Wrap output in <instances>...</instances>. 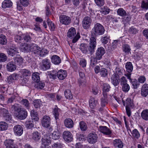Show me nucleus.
<instances>
[{
	"label": "nucleus",
	"mask_w": 148,
	"mask_h": 148,
	"mask_svg": "<svg viewBox=\"0 0 148 148\" xmlns=\"http://www.w3.org/2000/svg\"><path fill=\"white\" fill-rule=\"evenodd\" d=\"M16 65L14 62L12 61L9 62L6 66L7 70L9 72L14 71L16 69Z\"/></svg>",
	"instance_id": "4468645a"
},
{
	"label": "nucleus",
	"mask_w": 148,
	"mask_h": 148,
	"mask_svg": "<svg viewBox=\"0 0 148 148\" xmlns=\"http://www.w3.org/2000/svg\"><path fill=\"white\" fill-rule=\"evenodd\" d=\"M18 76V75L16 73L11 74L8 77L7 81L9 84H10L12 83L14 80L17 79Z\"/></svg>",
	"instance_id": "aec40b11"
},
{
	"label": "nucleus",
	"mask_w": 148,
	"mask_h": 148,
	"mask_svg": "<svg viewBox=\"0 0 148 148\" xmlns=\"http://www.w3.org/2000/svg\"><path fill=\"white\" fill-rule=\"evenodd\" d=\"M30 51H33L35 53L39 54L40 51V48L36 44H33L30 46Z\"/></svg>",
	"instance_id": "cd10ccee"
},
{
	"label": "nucleus",
	"mask_w": 148,
	"mask_h": 148,
	"mask_svg": "<svg viewBox=\"0 0 148 148\" xmlns=\"http://www.w3.org/2000/svg\"><path fill=\"white\" fill-rule=\"evenodd\" d=\"M138 30L134 26H132L128 30L129 33L131 35H134L138 33Z\"/></svg>",
	"instance_id": "e433bc0d"
},
{
	"label": "nucleus",
	"mask_w": 148,
	"mask_h": 148,
	"mask_svg": "<svg viewBox=\"0 0 148 148\" xmlns=\"http://www.w3.org/2000/svg\"><path fill=\"white\" fill-rule=\"evenodd\" d=\"M12 5V3L10 0H5L2 3V7L4 8H10Z\"/></svg>",
	"instance_id": "7c9ffc66"
},
{
	"label": "nucleus",
	"mask_w": 148,
	"mask_h": 148,
	"mask_svg": "<svg viewBox=\"0 0 148 148\" xmlns=\"http://www.w3.org/2000/svg\"><path fill=\"white\" fill-rule=\"evenodd\" d=\"M122 90L124 92H127L130 89V86L129 85L127 84L121 86Z\"/></svg>",
	"instance_id": "6e6d98bb"
},
{
	"label": "nucleus",
	"mask_w": 148,
	"mask_h": 148,
	"mask_svg": "<svg viewBox=\"0 0 148 148\" xmlns=\"http://www.w3.org/2000/svg\"><path fill=\"white\" fill-rule=\"evenodd\" d=\"M107 18L109 21L111 20L114 23H117L118 22V20L116 18L113 16L111 15H108L107 16Z\"/></svg>",
	"instance_id": "e2e57ef3"
},
{
	"label": "nucleus",
	"mask_w": 148,
	"mask_h": 148,
	"mask_svg": "<svg viewBox=\"0 0 148 148\" xmlns=\"http://www.w3.org/2000/svg\"><path fill=\"white\" fill-rule=\"evenodd\" d=\"M96 45V38L93 37H91L90 39L89 45L88 48V51L90 55H92L94 52Z\"/></svg>",
	"instance_id": "7ed1b4c3"
},
{
	"label": "nucleus",
	"mask_w": 148,
	"mask_h": 148,
	"mask_svg": "<svg viewBox=\"0 0 148 148\" xmlns=\"http://www.w3.org/2000/svg\"><path fill=\"white\" fill-rule=\"evenodd\" d=\"M88 46L84 43L81 44L80 46L79 49L83 53H86L88 52Z\"/></svg>",
	"instance_id": "58836bf2"
},
{
	"label": "nucleus",
	"mask_w": 148,
	"mask_h": 148,
	"mask_svg": "<svg viewBox=\"0 0 148 148\" xmlns=\"http://www.w3.org/2000/svg\"><path fill=\"white\" fill-rule=\"evenodd\" d=\"M7 51L8 54L11 56H19V52L17 48L12 47L7 49Z\"/></svg>",
	"instance_id": "39448f33"
},
{
	"label": "nucleus",
	"mask_w": 148,
	"mask_h": 148,
	"mask_svg": "<svg viewBox=\"0 0 148 148\" xmlns=\"http://www.w3.org/2000/svg\"><path fill=\"white\" fill-rule=\"evenodd\" d=\"M47 21L49 27L52 30H54L55 29V27L54 24L52 22L50 21L49 19L48 18L47 20Z\"/></svg>",
	"instance_id": "69168bd1"
},
{
	"label": "nucleus",
	"mask_w": 148,
	"mask_h": 148,
	"mask_svg": "<svg viewBox=\"0 0 148 148\" xmlns=\"http://www.w3.org/2000/svg\"><path fill=\"white\" fill-rule=\"evenodd\" d=\"M51 123V119L47 116H45L41 119V123L42 126L45 127H48Z\"/></svg>",
	"instance_id": "6e6552de"
},
{
	"label": "nucleus",
	"mask_w": 148,
	"mask_h": 148,
	"mask_svg": "<svg viewBox=\"0 0 148 148\" xmlns=\"http://www.w3.org/2000/svg\"><path fill=\"white\" fill-rule=\"evenodd\" d=\"M148 94V84H145L142 86L141 91V95L142 97H145Z\"/></svg>",
	"instance_id": "dca6fc26"
},
{
	"label": "nucleus",
	"mask_w": 148,
	"mask_h": 148,
	"mask_svg": "<svg viewBox=\"0 0 148 148\" xmlns=\"http://www.w3.org/2000/svg\"><path fill=\"white\" fill-rule=\"evenodd\" d=\"M132 84L133 88L134 89H137L140 85V83L138 82L136 79H134L130 81Z\"/></svg>",
	"instance_id": "a18cd8bd"
},
{
	"label": "nucleus",
	"mask_w": 148,
	"mask_h": 148,
	"mask_svg": "<svg viewBox=\"0 0 148 148\" xmlns=\"http://www.w3.org/2000/svg\"><path fill=\"white\" fill-rule=\"evenodd\" d=\"M14 61L18 65H21L23 63V59L21 57H15Z\"/></svg>",
	"instance_id": "052dcab7"
},
{
	"label": "nucleus",
	"mask_w": 148,
	"mask_h": 148,
	"mask_svg": "<svg viewBox=\"0 0 148 148\" xmlns=\"http://www.w3.org/2000/svg\"><path fill=\"white\" fill-rule=\"evenodd\" d=\"M110 9L107 7L104 6L101 9V12L102 14H108L110 12Z\"/></svg>",
	"instance_id": "0e129e2a"
},
{
	"label": "nucleus",
	"mask_w": 148,
	"mask_h": 148,
	"mask_svg": "<svg viewBox=\"0 0 148 148\" xmlns=\"http://www.w3.org/2000/svg\"><path fill=\"white\" fill-rule=\"evenodd\" d=\"M7 43V40L6 37L3 34L0 35V43L2 45L6 44Z\"/></svg>",
	"instance_id": "8fccbe9b"
},
{
	"label": "nucleus",
	"mask_w": 148,
	"mask_h": 148,
	"mask_svg": "<svg viewBox=\"0 0 148 148\" xmlns=\"http://www.w3.org/2000/svg\"><path fill=\"white\" fill-rule=\"evenodd\" d=\"M110 86V85L106 83L103 84V94H104V93H107V92L109 91Z\"/></svg>",
	"instance_id": "5fc2aeb1"
},
{
	"label": "nucleus",
	"mask_w": 148,
	"mask_h": 148,
	"mask_svg": "<svg viewBox=\"0 0 148 148\" xmlns=\"http://www.w3.org/2000/svg\"><path fill=\"white\" fill-rule=\"evenodd\" d=\"M18 104L12 105L11 108L17 112L15 114L16 117L20 120L25 119L27 116V112L26 110L23 108H19L17 106Z\"/></svg>",
	"instance_id": "f257e3e1"
},
{
	"label": "nucleus",
	"mask_w": 148,
	"mask_h": 148,
	"mask_svg": "<svg viewBox=\"0 0 148 148\" xmlns=\"http://www.w3.org/2000/svg\"><path fill=\"white\" fill-rule=\"evenodd\" d=\"M45 86L44 83L41 81H39L36 83L35 87L38 89H41L43 88Z\"/></svg>",
	"instance_id": "79ce46f5"
},
{
	"label": "nucleus",
	"mask_w": 148,
	"mask_h": 148,
	"mask_svg": "<svg viewBox=\"0 0 148 148\" xmlns=\"http://www.w3.org/2000/svg\"><path fill=\"white\" fill-rule=\"evenodd\" d=\"M57 75L60 80H63L67 76L66 72V71L60 70L57 72Z\"/></svg>",
	"instance_id": "6ab92c4d"
},
{
	"label": "nucleus",
	"mask_w": 148,
	"mask_h": 148,
	"mask_svg": "<svg viewBox=\"0 0 148 148\" xmlns=\"http://www.w3.org/2000/svg\"><path fill=\"white\" fill-rule=\"evenodd\" d=\"M23 40H24L27 42H30L32 39L31 36L28 35H23Z\"/></svg>",
	"instance_id": "774afa93"
},
{
	"label": "nucleus",
	"mask_w": 148,
	"mask_h": 148,
	"mask_svg": "<svg viewBox=\"0 0 148 148\" xmlns=\"http://www.w3.org/2000/svg\"><path fill=\"white\" fill-rule=\"evenodd\" d=\"M13 130L15 134L18 136L21 135L23 133V129L22 127L19 125L15 126L13 128Z\"/></svg>",
	"instance_id": "ddd939ff"
},
{
	"label": "nucleus",
	"mask_w": 148,
	"mask_h": 148,
	"mask_svg": "<svg viewBox=\"0 0 148 148\" xmlns=\"http://www.w3.org/2000/svg\"><path fill=\"white\" fill-rule=\"evenodd\" d=\"M103 97H102L101 99V106L104 107L105 105L107 103V93H104L103 94Z\"/></svg>",
	"instance_id": "72a5a7b5"
},
{
	"label": "nucleus",
	"mask_w": 148,
	"mask_h": 148,
	"mask_svg": "<svg viewBox=\"0 0 148 148\" xmlns=\"http://www.w3.org/2000/svg\"><path fill=\"white\" fill-rule=\"evenodd\" d=\"M21 46V49L22 52H26L30 51V46L27 43H22Z\"/></svg>",
	"instance_id": "4be33fe9"
},
{
	"label": "nucleus",
	"mask_w": 148,
	"mask_h": 148,
	"mask_svg": "<svg viewBox=\"0 0 148 148\" xmlns=\"http://www.w3.org/2000/svg\"><path fill=\"white\" fill-rule=\"evenodd\" d=\"M8 127V124L4 122H0V130H5L7 129Z\"/></svg>",
	"instance_id": "37998d69"
},
{
	"label": "nucleus",
	"mask_w": 148,
	"mask_h": 148,
	"mask_svg": "<svg viewBox=\"0 0 148 148\" xmlns=\"http://www.w3.org/2000/svg\"><path fill=\"white\" fill-rule=\"evenodd\" d=\"M105 52V51L103 47H99L96 52V58L98 60H100Z\"/></svg>",
	"instance_id": "f8f14e48"
},
{
	"label": "nucleus",
	"mask_w": 148,
	"mask_h": 148,
	"mask_svg": "<svg viewBox=\"0 0 148 148\" xmlns=\"http://www.w3.org/2000/svg\"><path fill=\"white\" fill-rule=\"evenodd\" d=\"M92 30L94 34L97 36L103 35L105 31L103 26L99 23H97L95 25Z\"/></svg>",
	"instance_id": "f03ea898"
},
{
	"label": "nucleus",
	"mask_w": 148,
	"mask_h": 148,
	"mask_svg": "<svg viewBox=\"0 0 148 148\" xmlns=\"http://www.w3.org/2000/svg\"><path fill=\"white\" fill-rule=\"evenodd\" d=\"M33 104L35 108H39L42 105L41 101L40 99L35 100L33 101Z\"/></svg>",
	"instance_id": "49530a36"
},
{
	"label": "nucleus",
	"mask_w": 148,
	"mask_h": 148,
	"mask_svg": "<svg viewBox=\"0 0 148 148\" xmlns=\"http://www.w3.org/2000/svg\"><path fill=\"white\" fill-rule=\"evenodd\" d=\"M125 68L126 71L128 73H131L133 69V66L131 62H128L125 65Z\"/></svg>",
	"instance_id": "473e14b6"
},
{
	"label": "nucleus",
	"mask_w": 148,
	"mask_h": 148,
	"mask_svg": "<svg viewBox=\"0 0 148 148\" xmlns=\"http://www.w3.org/2000/svg\"><path fill=\"white\" fill-rule=\"evenodd\" d=\"M122 49L126 54L131 53V49L130 46L127 44H124L122 46Z\"/></svg>",
	"instance_id": "c85d7f7f"
},
{
	"label": "nucleus",
	"mask_w": 148,
	"mask_h": 148,
	"mask_svg": "<svg viewBox=\"0 0 148 148\" xmlns=\"http://www.w3.org/2000/svg\"><path fill=\"white\" fill-rule=\"evenodd\" d=\"M141 7L143 9L146 10L148 9V0L142 1Z\"/></svg>",
	"instance_id": "09e8293b"
},
{
	"label": "nucleus",
	"mask_w": 148,
	"mask_h": 148,
	"mask_svg": "<svg viewBox=\"0 0 148 148\" xmlns=\"http://www.w3.org/2000/svg\"><path fill=\"white\" fill-rule=\"evenodd\" d=\"M80 128L82 131L86 130L87 128L86 123L83 121H81L79 123Z\"/></svg>",
	"instance_id": "13d9d810"
},
{
	"label": "nucleus",
	"mask_w": 148,
	"mask_h": 148,
	"mask_svg": "<svg viewBox=\"0 0 148 148\" xmlns=\"http://www.w3.org/2000/svg\"><path fill=\"white\" fill-rule=\"evenodd\" d=\"M99 72L101 77H106L107 75L108 72L107 70L104 68H101Z\"/></svg>",
	"instance_id": "bf43d9fd"
},
{
	"label": "nucleus",
	"mask_w": 148,
	"mask_h": 148,
	"mask_svg": "<svg viewBox=\"0 0 148 148\" xmlns=\"http://www.w3.org/2000/svg\"><path fill=\"white\" fill-rule=\"evenodd\" d=\"M13 140L8 139L5 140L4 142V144L6 146V148L14 144Z\"/></svg>",
	"instance_id": "c03bdc74"
},
{
	"label": "nucleus",
	"mask_w": 148,
	"mask_h": 148,
	"mask_svg": "<svg viewBox=\"0 0 148 148\" xmlns=\"http://www.w3.org/2000/svg\"><path fill=\"white\" fill-rule=\"evenodd\" d=\"M60 23L65 25H69L71 22V19L68 16L65 15H61L59 16Z\"/></svg>",
	"instance_id": "20e7f679"
},
{
	"label": "nucleus",
	"mask_w": 148,
	"mask_h": 148,
	"mask_svg": "<svg viewBox=\"0 0 148 148\" xmlns=\"http://www.w3.org/2000/svg\"><path fill=\"white\" fill-rule=\"evenodd\" d=\"M7 57L5 54L3 53H0V62H4L7 60Z\"/></svg>",
	"instance_id": "4d7b16f0"
},
{
	"label": "nucleus",
	"mask_w": 148,
	"mask_h": 148,
	"mask_svg": "<svg viewBox=\"0 0 148 148\" xmlns=\"http://www.w3.org/2000/svg\"><path fill=\"white\" fill-rule=\"evenodd\" d=\"M119 76L116 73L113 74L111 78V81L112 84L115 86H117L119 84Z\"/></svg>",
	"instance_id": "f3484780"
},
{
	"label": "nucleus",
	"mask_w": 148,
	"mask_h": 148,
	"mask_svg": "<svg viewBox=\"0 0 148 148\" xmlns=\"http://www.w3.org/2000/svg\"><path fill=\"white\" fill-rule=\"evenodd\" d=\"M67 36L70 38L72 39L74 37L76 34V31L74 28H70L67 32Z\"/></svg>",
	"instance_id": "393cba45"
},
{
	"label": "nucleus",
	"mask_w": 148,
	"mask_h": 148,
	"mask_svg": "<svg viewBox=\"0 0 148 148\" xmlns=\"http://www.w3.org/2000/svg\"><path fill=\"white\" fill-rule=\"evenodd\" d=\"M63 138L66 141L70 142L73 139V136L71 132L65 131L63 133Z\"/></svg>",
	"instance_id": "9d476101"
},
{
	"label": "nucleus",
	"mask_w": 148,
	"mask_h": 148,
	"mask_svg": "<svg viewBox=\"0 0 148 148\" xmlns=\"http://www.w3.org/2000/svg\"><path fill=\"white\" fill-rule=\"evenodd\" d=\"M31 115L32 119L37 121L38 120L39 118L38 116L37 112L34 110H32L31 111Z\"/></svg>",
	"instance_id": "3c124183"
},
{
	"label": "nucleus",
	"mask_w": 148,
	"mask_h": 148,
	"mask_svg": "<svg viewBox=\"0 0 148 148\" xmlns=\"http://www.w3.org/2000/svg\"><path fill=\"white\" fill-rule=\"evenodd\" d=\"M141 116L144 120H148V109L143 110L141 113Z\"/></svg>",
	"instance_id": "c9c22d12"
},
{
	"label": "nucleus",
	"mask_w": 148,
	"mask_h": 148,
	"mask_svg": "<svg viewBox=\"0 0 148 148\" xmlns=\"http://www.w3.org/2000/svg\"><path fill=\"white\" fill-rule=\"evenodd\" d=\"M131 133L132 135V138L138 139L140 137V134L136 129L133 130L131 132Z\"/></svg>",
	"instance_id": "c756f323"
},
{
	"label": "nucleus",
	"mask_w": 148,
	"mask_h": 148,
	"mask_svg": "<svg viewBox=\"0 0 148 148\" xmlns=\"http://www.w3.org/2000/svg\"><path fill=\"white\" fill-rule=\"evenodd\" d=\"M50 62L48 59H45L42 60L40 65L41 68L43 71H46L50 68Z\"/></svg>",
	"instance_id": "9b49d317"
},
{
	"label": "nucleus",
	"mask_w": 148,
	"mask_h": 148,
	"mask_svg": "<svg viewBox=\"0 0 148 148\" xmlns=\"http://www.w3.org/2000/svg\"><path fill=\"white\" fill-rule=\"evenodd\" d=\"M39 73L38 72H34L33 73L32 76V79L35 82H37L40 81V77Z\"/></svg>",
	"instance_id": "4c0bfd02"
},
{
	"label": "nucleus",
	"mask_w": 148,
	"mask_h": 148,
	"mask_svg": "<svg viewBox=\"0 0 148 148\" xmlns=\"http://www.w3.org/2000/svg\"><path fill=\"white\" fill-rule=\"evenodd\" d=\"M64 123L65 127L67 128H71L73 126V121L70 118H68L65 119Z\"/></svg>",
	"instance_id": "a211bd4d"
},
{
	"label": "nucleus",
	"mask_w": 148,
	"mask_h": 148,
	"mask_svg": "<svg viewBox=\"0 0 148 148\" xmlns=\"http://www.w3.org/2000/svg\"><path fill=\"white\" fill-rule=\"evenodd\" d=\"M52 62L55 64H58L61 62L60 57L56 55L53 56L51 58Z\"/></svg>",
	"instance_id": "2f4dec72"
},
{
	"label": "nucleus",
	"mask_w": 148,
	"mask_h": 148,
	"mask_svg": "<svg viewBox=\"0 0 148 148\" xmlns=\"http://www.w3.org/2000/svg\"><path fill=\"white\" fill-rule=\"evenodd\" d=\"M32 138L34 141L38 142L40 139V134L37 131L34 132L32 134Z\"/></svg>",
	"instance_id": "b1692460"
},
{
	"label": "nucleus",
	"mask_w": 148,
	"mask_h": 148,
	"mask_svg": "<svg viewBox=\"0 0 148 148\" xmlns=\"http://www.w3.org/2000/svg\"><path fill=\"white\" fill-rule=\"evenodd\" d=\"M98 139L97 134L95 133H90L88 136L87 140L91 144H94L97 142Z\"/></svg>",
	"instance_id": "0eeeda50"
},
{
	"label": "nucleus",
	"mask_w": 148,
	"mask_h": 148,
	"mask_svg": "<svg viewBox=\"0 0 148 148\" xmlns=\"http://www.w3.org/2000/svg\"><path fill=\"white\" fill-rule=\"evenodd\" d=\"M117 13L118 15L122 17L126 16L127 14L126 11L123 8H120L118 9Z\"/></svg>",
	"instance_id": "ea45409f"
},
{
	"label": "nucleus",
	"mask_w": 148,
	"mask_h": 148,
	"mask_svg": "<svg viewBox=\"0 0 148 148\" xmlns=\"http://www.w3.org/2000/svg\"><path fill=\"white\" fill-rule=\"evenodd\" d=\"M23 75L25 76H30L31 74V72L28 70L23 69L21 71Z\"/></svg>",
	"instance_id": "338daca9"
},
{
	"label": "nucleus",
	"mask_w": 148,
	"mask_h": 148,
	"mask_svg": "<svg viewBox=\"0 0 148 148\" xmlns=\"http://www.w3.org/2000/svg\"><path fill=\"white\" fill-rule=\"evenodd\" d=\"M60 111V109H59L57 106L56 105L54 108L53 111V114L55 117L56 120L59 119V112Z\"/></svg>",
	"instance_id": "a878e982"
},
{
	"label": "nucleus",
	"mask_w": 148,
	"mask_h": 148,
	"mask_svg": "<svg viewBox=\"0 0 148 148\" xmlns=\"http://www.w3.org/2000/svg\"><path fill=\"white\" fill-rule=\"evenodd\" d=\"M51 138L49 135L45 134L42 139V145L45 147L49 146L51 143Z\"/></svg>",
	"instance_id": "1a4fd4ad"
},
{
	"label": "nucleus",
	"mask_w": 148,
	"mask_h": 148,
	"mask_svg": "<svg viewBox=\"0 0 148 148\" xmlns=\"http://www.w3.org/2000/svg\"><path fill=\"white\" fill-rule=\"evenodd\" d=\"M14 39L15 41L18 43H20L23 42V35L21 36L17 35L15 36Z\"/></svg>",
	"instance_id": "603ef678"
},
{
	"label": "nucleus",
	"mask_w": 148,
	"mask_h": 148,
	"mask_svg": "<svg viewBox=\"0 0 148 148\" xmlns=\"http://www.w3.org/2000/svg\"><path fill=\"white\" fill-rule=\"evenodd\" d=\"M20 103L27 109H30V104L29 101L26 99H23L20 101Z\"/></svg>",
	"instance_id": "bb28decb"
},
{
	"label": "nucleus",
	"mask_w": 148,
	"mask_h": 148,
	"mask_svg": "<svg viewBox=\"0 0 148 148\" xmlns=\"http://www.w3.org/2000/svg\"><path fill=\"white\" fill-rule=\"evenodd\" d=\"M64 94L65 96L67 99L70 100L72 99L73 96L70 90L66 89L64 91Z\"/></svg>",
	"instance_id": "f704fd0d"
},
{
	"label": "nucleus",
	"mask_w": 148,
	"mask_h": 148,
	"mask_svg": "<svg viewBox=\"0 0 148 148\" xmlns=\"http://www.w3.org/2000/svg\"><path fill=\"white\" fill-rule=\"evenodd\" d=\"M98 103V100L92 97H90L89 100V103L90 107L91 108H94L97 105Z\"/></svg>",
	"instance_id": "412c9836"
},
{
	"label": "nucleus",
	"mask_w": 148,
	"mask_h": 148,
	"mask_svg": "<svg viewBox=\"0 0 148 148\" xmlns=\"http://www.w3.org/2000/svg\"><path fill=\"white\" fill-rule=\"evenodd\" d=\"M92 22V20L88 16H86L83 19L82 22V26L84 29H87L89 28Z\"/></svg>",
	"instance_id": "423d86ee"
},
{
	"label": "nucleus",
	"mask_w": 148,
	"mask_h": 148,
	"mask_svg": "<svg viewBox=\"0 0 148 148\" xmlns=\"http://www.w3.org/2000/svg\"><path fill=\"white\" fill-rule=\"evenodd\" d=\"M60 133L58 130L54 131L52 134V138L54 140L58 139L60 137Z\"/></svg>",
	"instance_id": "a19ab883"
},
{
	"label": "nucleus",
	"mask_w": 148,
	"mask_h": 148,
	"mask_svg": "<svg viewBox=\"0 0 148 148\" xmlns=\"http://www.w3.org/2000/svg\"><path fill=\"white\" fill-rule=\"evenodd\" d=\"M114 146L118 148H122L123 146V144L122 142L120 139H116L113 142Z\"/></svg>",
	"instance_id": "5701e85b"
},
{
	"label": "nucleus",
	"mask_w": 148,
	"mask_h": 148,
	"mask_svg": "<svg viewBox=\"0 0 148 148\" xmlns=\"http://www.w3.org/2000/svg\"><path fill=\"white\" fill-rule=\"evenodd\" d=\"M8 111L5 108H0V114L2 115L3 117L9 114Z\"/></svg>",
	"instance_id": "680f3d73"
},
{
	"label": "nucleus",
	"mask_w": 148,
	"mask_h": 148,
	"mask_svg": "<svg viewBox=\"0 0 148 148\" xmlns=\"http://www.w3.org/2000/svg\"><path fill=\"white\" fill-rule=\"evenodd\" d=\"M25 125L27 129H30L34 127V124L32 121H28L25 122Z\"/></svg>",
	"instance_id": "de8ad7c7"
},
{
	"label": "nucleus",
	"mask_w": 148,
	"mask_h": 148,
	"mask_svg": "<svg viewBox=\"0 0 148 148\" xmlns=\"http://www.w3.org/2000/svg\"><path fill=\"white\" fill-rule=\"evenodd\" d=\"M99 130L100 132L106 135H109L112 133L111 131L106 126H100Z\"/></svg>",
	"instance_id": "2eb2a0df"
},
{
	"label": "nucleus",
	"mask_w": 148,
	"mask_h": 148,
	"mask_svg": "<svg viewBox=\"0 0 148 148\" xmlns=\"http://www.w3.org/2000/svg\"><path fill=\"white\" fill-rule=\"evenodd\" d=\"M122 18V21L124 24L129 22L130 20L131 17L127 15V13L125 16H123Z\"/></svg>",
	"instance_id": "864d4df0"
}]
</instances>
